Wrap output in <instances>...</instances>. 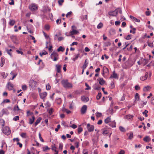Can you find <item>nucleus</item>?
Segmentation results:
<instances>
[{
  "label": "nucleus",
  "mask_w": 154,
  "mask_h": 154,
  "mask_svg": "<svg viewBox=\"0 0 154 154\" xmlns=\"http://www.w3.org/2000/svg\"><path fill=\"white\" fill-rule=\"evenodd\" d=\"M61 84L65 88H70L72 87L71 83L68 82L67 80H63L61 81Z\"/></svg>",
  "instance_id": "1"
},
{
  "label": "nucleus",
  "mask_w": 154,
  "mask_h": 154,
  "mask_svg": "<svg viewBox=\"0 0 154 154\" xmlns=\"http://www.w3.org/2000/svg\"><path fill=\"white\" fill-rule=\"evenodd\" d=\"M51 57L54 61H56L59 58V54L57 52L54 51L51 54Z\"/></svg>",
  "instance_id": "2"
},
{
  "label": "nucleus",
  "mask_w": 154,
  "mask_h": 154,
  "mask_svg": "<svg viewBox=\"0 0 154 154\" xmlns=\"http://www.w3.org/2000/svg\"><path fill=\"white\" fill-rule=\"evenodd\" d=\"M2 132L7 135H9L11 133V131L8 127H5L2 129Z\"/></svg>",
  "instance_id": "3"
},
{
  "label": "nucleus",
  "mask_w": 154,
  "mask_h": 154,
  "mask_svg": "<svg viewBox=\"0 0 154 154\" xmlns=\"http://www.w3.org/2000/svg\"><path fill=\"white\" fill-rule=\"evenodd\" d=\"M118 11L116 10L113 11H110L108 13V14L111 16H116L118 14Z\"/></svg>",
  "instance_id": "4"
},
{
  "label": "nucleus",
  "mask_w": 154,
  "mask_h": 154,
  "mask_svg": "<svg viewBox=\"0 0 154 154\" xmlns=\"http://www.w3.org/2000/svg\"><path fill=\"white\" fill-rule=\"evenodd\" d=\"M29 8L31 11H35L37 9L38 7L36 4H32L29 5Z\"/></svg>",
  "instance_id": "5"
},
{
  "label": "nucleus",
  "mask_w": 154,
  "mask_h": 154,
  "mask_svg": "<svg viewBox=\"0 0 154 154\" xmlns=\"http://www.w3.org/2000/svg\"><path fill=\"white\" fill-rule=\"evenodd\" d=\"M79 33V32L76 30H72V31H71L68 34V35H67L66 34L67 33H66V35L67 36H69L70 35H76V34H77L78 33Z\"/></svg>",
  "instance_id": "6"
},
{
  "label": "nucleus",
  "mask_w": 154,
  "mask_h": 154,
  "mask_svg": "<svg viewBox=\"0 0 154 154\" xmlns=\"http://www.w3.org/2000/svg\"><path fill=\"white\" fill-rule=\"evenodd\" d=\"M87 128L89 132H92L94 131V125L88 124L87 125Z\"/></svg>",
  "instance_id": "7"
},
{
  "label": "nucleus",
  "mask_w": 154,
  "mask_h": 154,
  "mask_svg": "<svg viewBox=\"0 0 154 154\" xmlns=\"http://www.w3.org/2000/svg\"><path fill=\"white\" fill-rule=\"evenodd\" d=\"M87 108V106L86 105H84L82 106L81 109V112L82 114H84L86 112Z\"/></svg>",
  "instance_id": "8"
},
{
  "label": "nucleus",
  "mask_w": 154,
  "mask_h": 154,
  "mask_svg": "<svg viewBox=\"0 0 154 154\" xmlns=\"http://www.w3.org/2000/svg\"><path fill=\"white\" fill-rule=\"evenodd\" d=\"M51 9L47 6H45L43 7L42 11L44 13H46L48 11H50Z\"/></svg>",
  "instance_id": "9"
},
{
  "label": "nucleus",
  "mask_w": 154,
  "mask_h": 154,
  "mask_svg": "<svg viewBox=\"0 0 154 154\" xmlns=\"http://www.w3.org/2000/svg\"><path fill=\"white\" fill-rule=\"evenodd\" d=\"M47 93L46 92H45L40 94V96L41 98L43 99L47 96Z\"/></svg>",
  "instance_id": "10"
},
{
  "label": "nucleus",
  "mask_w": 154,
  "mask_h": 154,
  "mask_svg": "<svg viewBox=\"0 0 154 154\" xmlns=\"http://www.w3.org/2000/svg\"><path fill=\"white\" fill-rule=\"evenodd\" d=\"M103 75H104L105 73H108L109 72L108 69L106 66H103Z\"/></svg>",
  "instance_id": "11"
},
{
  "label": "nucleus",
  "mask_w": 154,
  "mask_h": 154,
  "mask_svg": "<svg viewBox=\"0 0 154 154\" xmlns=\"http://www.w3.org/2000/svg\"><path fill=\"white\" fill-rule=\"evenodd\" d=\"M97 81L99 82V83L101 85H103L105 82V81L103 80V78H99L97 79Z\"/></svg>",
  "instance_id": "12"
},
{
  "label": "nucleus",
  "mask_w": 154,
  "mask_h": 154,
  "mask_svg": "<svg viewBox=\"0 0 154 154\" xmlns=\"http://www.w3.org/2000/svg\"><path fill=\"white\" fill-rule=\"evenodd\" d=\"M61 66L60 65H56V70L57 73H60L61 72Z\"/></svg>",
  "instance_id": "13"
},
{
  "label": "nucleus",
  "mask_w": 154,
  "mask_h": 154,
  "mask_svg": "<svg viewBox=\"0 0 154 154\" xmlns=\"http://www.w3.org/2000/svg\"><path fill=\"white\" fill-rule=\"evenodd\" d=\"M112 78L115 79H117L118 78L117 74L115 73V71L113 72L112 74L109 77V79H111Z\"/></svg>",
  "instance_id": "14"
},
{
  "label": "nucleus",
  "mask_w": 154,
  "mask_h": 154,
  "mask_svg": "<svg viewBox=\"0 0 154 154\" xmlns=\"http://www.w3.org/2000/svg\"><path fill=\"white\" fill-rule=\"evenodd\" d=\"M151 88V87L150 86L148 85L144 87L143 89V90L144 91L146 92L150 90Z\"/></svg>",
  "instance_id": "15"
},
{
  "label": "nucleus",
  "mask_w": 154,
  "mask_h": 154,
  "mask_svg": "<svg viewBox=\"0 0 154 154\" xmlns=\"http://www.w3.org/2000/svg\"><path fill=\"white\" fill-rule=\"evenodd\" d=\"M148 73L147 72H146L145 73V75L143 76L140 78V80L142 81H144L146 80L148 77Z\"/></svg>",
  "instance_id": "16"
},
{
  "label": "nucleus",
  "mask_w": 154,
  "mask_h": 154,
  "mask_svg": "<svg viewBox=\"0 0 154 154\" xmlns=\"http://www.w3.org/2000/svg\"><path fill=\"white\" fill-rule=\"evenodd\" d=\"M93 88L94 89L96 90H99L100 88V85L97 84H94L93 86Z\"/></svg>",
  "instance_id": "17"
},
{
  "label": "nucleus",
  "mask_w": 154,
  "mask_h": 154,
  "mask_svg": "<svg viewBox=\"0 0 154 154\" xmlns=\"http://www.w3.org/2000/svg\"><path fill=\"white\" fill-rule=\"evenodd\" d=\"M8 88L9 90H12L13 89V85L10 82L8 84Z\"/></svg>",
  "instance_id": "18"
},
{
  "label": "nucleus",
  "mask_w": 154,
  "mask_h": 154,
  "mask_svg": "<svg viewBox=\"0 0 154 154\" xmlns=\"http://www.w3.org/2000/svg\"><path fill=\"white\" fill-rule=\"evenodd\" d=\"M35 117L34 116H32V118H29V123L30 125L32 124L34 122L35 120Z\"/></svg>",
  "instance_id": "19"
},
{
  "label": "nucleus",
  "mask_w": 154,
  "mask_h": 154,
  "mask_svg": "<svg viewBox=\"0 0 154 154\" xmlns=\"http://www.w3.org/2000/svg\"><path fill=\"white\" fill-rule=\"evenodd\" d=\"M116 122L114 121H113L112 122H110L109 125L112 128H115L116 127Z\"/></svg>",
  "instance_id": "20"
},
{
  "label": "nucleus",
  "mask_w": 154,
  "mask_h": 154,
  "mask_svg": "<svg viewBox=\"0 0 154 154\" xmlns=\"http://www.w3.org/2000/svg\"><path fill=\"white\" fill-rule=\"evenodd\" d=\"M81 100L83 101L87 102L89 100L88 98L83 96L81 97Z\"/></svg>",
  "instance_id": "21"
},
{
  "label": "nucleus",
  "mask_w": 154,
  "mask_h": 154,
  "mask_svg": "<svg viewBox=\"0 0 154 154\" xmlns=\"http://www.w3.org/2000/svg\"><path fill=\"white\" fill-rule=\"evenodd\" d=\"M42 119L41 117H39L36 120V121L34 124L35 126H36L41 122Z\"/></svg>",
  "instance_id": "22"
},
{
  "label": "nucleus",
  "mask_w": 154,
  "mask_h": 154,
  "mask_svg": "<svg viewBox=\"0 0 154 154\" xmlns=\"http://www.w3.org/2000/svg\"><path fill=\"white\" fill-rule=\"evenodd\" d=\"M130 17L131 19L133 20H134L136 22H139L140 21L139 20L137 19L136 18L134 17L131 15H130Z\"/></svg>",
  "instance_id": "23"
},
{
  "label": "nucleus",
  "mask_w": 154,
  "mask_h": 154,
  "mask_svg": "<svg viewBox=\"0 0 154 154\" xmlns=\"http://www.w3.org/2000/svg\"><path fill=\"white\" fill-rule=\"evenodd\" d=\"M139 96L138 93H136L135 96V101L137 102L139 100Z\"/></svg>",
  "instance_id": "24"
},
{
  "label": "nucleus",
  "mask_w": 154,
  "mask_h": 154,
  "mask_svg": "<svg viewBox=\"0 0 154 154\" xmlns=\"http://www.w3.org/2000/svg\"><path fill=\"white\" fill-rule=\"evenodd\" d=\"M143 140L145 142H149L151 140V139L149 137L146 136L143 138Z\"/></svg>",
  "instance_id": "25"
},
{
  "label": "nucleus",
  "mask_w": 154,
  "mask_h": 154,
  "mask_svg": "<svg viewBox=\"0 0 154 154\" xmlns=\"http://www.w3.org/2000/svg\"><path fill=\"white\" fill-rule=\"evenodd\" d=\"M1 62L0 66H1L2 67L3 66L5 63V60L3 57H1Z\"/></svg>",
  "instance_id": "26"
},
{
  "label": "nucleus",
  "mask_w": 154,
  "mask_h": 154,
  "mask_svg": "<svg viewBox=\"0 0 154 154\" xmlns=\"http://www.w3.org/2000/svg\"><path fill=\"white\" fill-rule=\"evenodd\" d=\"M65 50V48H64L60 46L57 49V51L58 52L62 51L63 52Z\"/></svg>",
  "instance_id": "27"
},
{
  "label": "nucleus",
  "mask_w": 154,
  "mask_h": 154,
  "mask_svg": "<svg viewBox=\"0 0 154 154\" xmlns=\"http://www.w3.org/2000/svg\"><path fill=\"white\" fill-rule=\"evenodd\" d=\"M111 120V118L109 117L107 118L104 120L105 122L107 124L109 123V122L110 123V121Z\"/></svg>",
  "instance_id": "28"
},
{
  "label": "nucleus",
  "mask_w": 154,
  "mask_h": 154,
  "mask_svg": "<svg viewBox=\"0 0 154 154\" xmlns=\"http://www.w3.org/2000/svg\"><path fill=\"white\" fill-rule=\"evenodd\" d=\"M101 96H102V94H101V93L100 92H99L98 93V94L97 95V96H96L97 99L98 100H99L100 98L101 97Z\"/></svg>",
  "instance_id": "29"
},
{
  "label": "nucleus",
  "mask_w": 154,
  "mask_h": 154,
  "mask_svg": "<svg viewBox=\"0 0 154 154\" xmlns=\"http://www.w3.org/2000/svg\"><path fill=\"white\" fill-rule=\"evenodd\" d=\"M56 102L57 104H60L62 102V100L60 98H58L56 99Z\"/></svg>",
  "instance_id": "30"
},
{
  "label": "nucleus",
  "mask_w": 154,
  "mask_h": 154,
  "mask_svg": "<svg viewBox=\"0 0 154 154\" xmlns=\"http://www.w3.org/2000/svg\"><path fill=\"white\" fill-rule=\"evenodd\" d=\"M130 28H132L133 30V31L132 32V30H131L130 31V33H132L133 34H135V31L136 30V29L135 28H133L132 26H130Z\"/></svg>",
  "instance_id": "31"
},
{
  "label": "nucleus",
  "mask_w": 154,
  "mask_h": 154,
  "mask_svg": "<svg viewBox=\"0 0 154 154\" xmlns=\"http://www.w3.org/2000/svg\"><path fill=\"white\" fill-rule=\"evenodd\" d=\"M10 74L13 75V77L11 79L12 80H13L17 76V73H14L13 72H11Z\"/></svg>",
  "instance_id": "32"
},
{
  "label": "nucleus",
  "mask_w": 154,
  "mask_h": 154,
  "mask_svg": "<svg viewBox=\"0 0 154 154\" xmlns=\"http://www.w3.org/2000/svg\"><path fill=\"white\" fill-rule=\"evenodd\" d=\"M103 26V24L102 23H100L97 26V28L98 29L101 28Z\"/></svg>",
  "instance_id": "33"
},
{
  "label": "nucleus",
  "mask_w": 154,
  "mask_h": 154,
  "mask_svg": "<svg viewBox=\"0 0 154 154\" xmlns=\"http://www.w3.org/2000/svg\"><path fill=\"white\" fill-rule=\"evenodd\" d=\"M43 150L44 151H46L47 150H49L50 148H49L47 146H45L42 148Z\"/></svg>",
  "instance_id": "34"
},
{
  "label": "nucleus",
  "mask_w": 154,
  "mask_h": 154,
  "mask_svg": "<svg viewBox=\"0 0 154 154\" xmlns=\"http://www.w3.org/2000/svg\"><path fill=\"white\" fill-rule=\"evenodd\" d=\"M85 85L87 87V88L85 89V90H87L91 89V87L89 86V85L87 83H85Z\"/></svg>",
  "instance_id": "35"
},
{
  "label": "nucleus",
  "mask_w": 154,
  "mask_h": 154,
  "mask_svg": "<svg viewBox=\"0 0 154 154\" xmlns=\"http://www.w3.org/2000/svg\"><path fill=\"white\" fill-rule=\"evenodd\" d=\"M48 54V53L45 51H44L42 52H41L39 53V55L41 56L42 57L43 55H45Z\"/></svg>",
  "instance_id": "36"
},
{
  "label": "nucleus",
  "mask_w": 154,
  "mask_h": 154,
  "mask_svg": "<svg viewBox=\"0 0 154 154\" xmlns=\"http://www.w3.org/2000/svg\"><path fill=\"white\" fill-rule=\"evenodd\" d=\"M119 129L122 132H125V128L122 126H120L119 127Z\"/></svg>",
  "instance_id": "37"
},
{
  "label": "nucleus",
  "mask_w": 154,
  "mask_h": 154,
  "mask_svg": "<svg viewBox=\"0 0 154 154\" xmlns=\"http://www.w3.org/2000/svg\"><path fill=\"white\" fill-rule=\"evenodd\" d=\"M14 110H17V111H19L20 110L17 105V106H14Z\"/></svg>",
  "instance_id": "38"
},
{
  "label": "nucleus",
  "mask_w": 154,
  "mask_h": 154,
  "mask_svg": "<svg viewBox=\"0 0 154 154\" xmlns=\"http://www.w3.org/2000/svg\"><path fill=\"white\" fill-rule=\"evenodd\" d=\"M20 136L23 138H25L26 137V133H22L20 134Z\"/></svg>",
  "instance_id": "39"
},
{
  "label": "nucleus",
  "mask_w": 154,
  "mask_h": 154,
  "mask_svg": "<svg viewBox=\"0 0 154 154\" xmlns=\"http://www.w3.org/2000/svg\"><path fill=\"white\" fill-rule=\"evenodd\" d=\"M15 23V21L12 20H11L9 22V24L11 26H13Z\"/></svg>",
  "instance_id": "40"
},
{
  "label": "nucleus",
  "mask_w": 154,
  "mask_h": 154,
  "mask_svg": "<svg viewBox=\"0 0 154 154\" xmlns=\"http://www.w3.org/2000/svg\"><path fill=\"white\" fill-rule=\"evenodd\" d=\"M88 18V16L87 15L85 16H82L81 17V18L82 20H87Z\"/></svg>",
  "instance_id": "41"
},
{
  "label": "nucleus",
  "mask_w": 154,
  "mask_h": 154,
  "mask_svg": "<svg viewBox=\"0 0 154 154\" xmlns=\"http://www.w3.org/2000/svg\"><path fill=\"white\" fill-rule=\"evenodd\" d=\"M102 115V113L98 112H97L96 113V116L97 117H101Z\"/></svg>",
  "instance_id": "42"
},
{
  "label": "nucleus",
  "mask_w": 154,
  "mask_h": 154,
  "mask_svg": "<svg viewBox=\"0 0 154 154\" xmlns=\"http://www.w3.org/2000/svg\"><path fill=\"white\" fill-rule=\"evenodd\" d=\"M79 54H78L77 55H76L75 56V57L73 59V60H74V61H75V60H77L79 57Z\"/></svg>",
  "instance_id": "43"
},
{
  "label": "nucleus",
  "mask_w": 154,
  "mask_h": 154,
  "mask_svg": "<svg viewBox=\"0 0 154 154\" xmlns=\"http://www.w3.org/2000/svg\"><path fill=\"white\" fill-rule=\"evenodd\" d=\"M133 137V134L132 132H131L130 134V135L129 136V139L130 140L132 139Z\"/></svg>",
  "instance_id": "44"
},
{
  "label": "nucleus",
  "mask_w": 154,
  "mask_h": 154,
  "mask_svg": "<svg viewBox=\"0 0 154 154\" xmlns=\"http://www.w3.org/2000/svg\"><path fill=\"white\" fill-rule=\"evenodd\" d=\"M61 124L62 125H63L65 127H68V125H66L65 122L63 121H62V122H61Z\"/></svg>",
  "instance_id": "45"
},
{
  "label": "nucleus",
  "mask_w": 154,
  "mask_h": 154,
  "mask_svg": "<svg viewBox=\"0 0 154 154\" xmlns=\"http://www.w3.org/2000/svg\"><path fill=\"white\" fill-rule=\"evenodd\" d=\"M105 46H109L111 45L110 43L109 42H107L105 43Z\"/></svg>",
  "instance_id": "46"
},
{
  "label": "nucleus",
  "mask_w": 154,
  "mask_h": 154,
  "mask_svg": "<svg viewBox=\"0 0 154 154\" xmlns=\"http://www.w3.org/2000/svg\"><path fill=\"white\" fill-rule=\"evenodd\" d=\"M72 13V12L71 11H70L68 12L66 15V17H70Z\"/></svg>",
  "instance_id": "47"
},
{
  "label": "nucleus",
  "mask_w": 154,
  "mask_h": 154,
  "mask_svg": "<svg viewBox=\"0 0 154 154\" xmlns=\"http://www.w3.org/2000/svg\"><path fill=\"white\" fill-rule=\"evenodd\" d=\"M11 38L13 40L14 42H15L16 39V37L15 36H12L11 37Z\"/></svg>",
  "instance_id": "48"
},
{
  "label": "nucleus",
  "mask_w": 154,
  "mask_h": 154,
  "mask_svg": "<svg viewBox=\"0 0 154 154\" xmlns=\"http://www.w3.org/2000/svg\"><path fill=\"white\" fill-rule=\"evenodd\" d=\"M83 129L82 128L79 127L78 128V133L79 134L82 131Z\"/></svg>",
  "instance_id": "49"
},
{
  "label": "nucleus",
  "mask_w": 154,
  "mask_h": 154,
  "mask_svg": "<svg viewBox=\"0 0 154 154\" xmlns=\"http://www.w3.org/2000/svg\"><path fill=\"white\" fill-rule=\"evenodd\" d=\"M19 119V117L18 116H15L13 118V120L16 121L17 120H18Z\"/></svg>",
  "instance_id": "50"
},
{
  "label": "nucleus",
  "mask_w": 154,
  "mask_h": 154,
  "mask_svg": "<svg viewBox=\"0 0 154 154\" xmlns=\"http://www.w3.org/2000/svg\"><path fill=\"white\" fill-rule=\"evenodd\" d=\"M133 116L131 115H128L126 116V118L128 119H130L133 118Z\"/></svg>",
  "instance_id": "51"
},
{
  "label": "nucleus",
  "mask_w": 154,
  "mask_h": 154,
  "mask_svg": "<svg viewBox=\"0 0 154 154\" xmlns=\"http://www.w3.org/2000/svg\"><path fill=\"white\" fill-rule=\"evenodd\" d=\"M51 86L49 84H47L46 86V88L47 90H50L51 89Z\"/></svg>",
  "instance_id": "52"
},
{
  "label": "nucleus",
  "mask_w": 154,
  "mask_h": 154,
  "mask_svg": "<svg viewBox=\"0 0 154 154\" xmlns=\"http://www.w3.org/2000/svg\"><path fill=\"white\" fill-rule=\"evenodd\" d=\"M39 138L40 140L42 142H44V140L43 139V138L41 136V134L40 133L39 134Z\"/></svg>",
  "instance_id": "53"
},
{
  "label": "nucleus",
  "mask_w": 154,
  "mask_h": 154,
  "mask_svg": "<svg viewBox=\"0 0 154 154\" xmlns=\"http://www.w3.org/2000/svg\"><path fill=\"white\" fill-rule=\"evenodd\" d=\"M27 88V87L26 85H24L22 86V89L23 90H26Z\"/></svg>",
  "instance_id": "54"
},
{
  "label": "nucleus",
  "mask_w": 154,
  "mask_h": 154,
  "mask_svg": "<svg viewBox=\"0 0 154 154\" xmlns=\"http://www.w3.org/2000/svg\"><path fill=\"white\" fill-rule=\"evenodd\" d=\"M131 35H128L125 38V39L127 40L131 39Z\"/></svg>",
  "instance_id": "55"
},
{
  "label": "nucleus",
  "mask_w": 154,
  "mask_h": 154,
  "mask_svg": "<svg viewBox=\"0 0 154 154\" xmlns=\"http://www.w3.org/2000/svg\"><path fill=\"white\" fill-rule=\"evenodd\" d=\"M2 75L3 76V78L5 79L7 77V73L5 74V72H4L2 74Z\"/></svg>",
  "instance_id": "56"
},
{
  "label": "nucleus",
  "mask_w": 154,
  "mask_h": 154,
  "mask_svg": "<svg viewBox=\"0 0 154 154\" xmlns=\"http://www.w3.org/2000/svg\"><path fill=\"white\" fill-rule=\"evenodd\" d=\"M115 85L114 84V83L113 82H112L111 83V86H110V88H114Z\"/></svg>",
  "instance_id": "57"
},
{
  "label": "nucleus",
  "mask_w": 154,
  "mask_h": 154,
  "mask_svg": "<svg viewBox=\"0 0 154 154\" xmlns=\"http://www.w3.org/2000/svg\"><path fill=\"white\" fill-rule=\"evenodd\" d=\"M60 125H58L57 126V128L55 129V131L56 132H57L58 131L59 129L60 128Z\"/></svg>",
  "instance_id": "58"
},
{
  "label": "nucleus",
  "mask_w": 154,
  "mask_h": 154,
  "mask_svg": "<svg viewBox=\"0 0 154 154\" xmlns=\"http://www.w3.org/2000/svg\"><path fill=\"white\" fill-rule=\"evenodd\" d=\"M6 50L7 51V53L11 57H12V53L10 52L9 51V50L8 49H6Z\"/></svg>",
  "instance_id": "59"
},
{
  "label": "nucleus",
  "mask_w": 154,
  "mask_h": 154,
  "mask_svg": "<svg viewBox=\"0 0 154 154\" xmlns=\"http://www.w3.org/2000/svg\"><path fill=\"white\" fill-rule=\"evenodd\" d=\"M108 133V131L107 130H104L103 131L102 134H106Z\"/></svg>",
  "instance_id": "60"
},
{
  "label": "nucleus",
  "mask_w": 154,
  "mask_h": 154,
  "mask_svg": "<svg viewBox=\"0 0 154 154\" xmlns=\"http://www.w3.org/2000/svg\"><path fill=\"white\" fill-rule=\"evenodd\" d=\"M135 89L136 90H140V88L139 86L136 85L135 86Z\"/></svg>",
  "instance_id": "61"
},
{
  "label": "nucleus",
  "mask_w": 154,
  "mask_h": 154,
  "mask_svg": "<svg viewBox=\"0 0 154 154\" xmlns=\"http://www.w3.org/2000/svg\"><path fill=\"white\" fill-rule=\"evenodd\" d=\"M20 140L18 138H14L13 139L14 142L16 141L17 142H19Z\"/></svg>",
  "instance_id": "62"
},
{
  "label": "nucleus",
  "mask_w": 154,
  "mask_h": 154,
  "mask_svg": "<svg viewBox=\"0 0 154 154\" xmlns=\"http://www.w3.org/2000/svg\"><path fill=\"white\" fill-rule=\"evenodd\" d=\"M64 1V0H59L58 1V2L59 5H61Z\"/></svg>",
  "instance_id": "63"
},
{
  "label": "nucleus",
  "mask_w": 154,
  "mask_h": 154,
  "mask_svg": "<svg viewBox=\"0 0 154 154\" xmlns=\"http://www.w3.org/2000/svg\"><path fill=\"white\" fill-rule=\"evenodd\" d=\"M32 112H30L29 111H28L27 112V116L32 115Z\"/></svg>",
  "instance_id": "64"
}]
</instances>
